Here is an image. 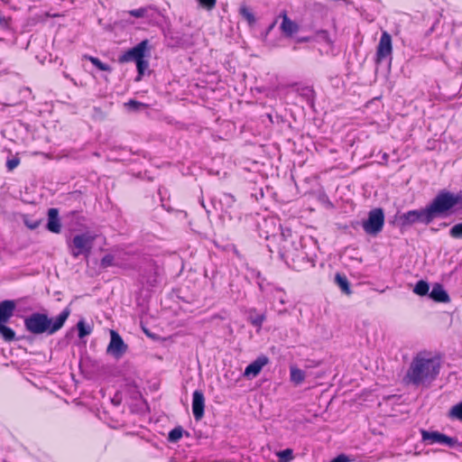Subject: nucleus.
<instances>
[{
	"label": "nucleus",
	"instance_id": "obj_12",
	"mask_svg": "<svg viewBox=\"0 0 462 462\" xmlns=\"http://www.w3.org/2000/svg\"><path fill=\"white\" fill-rule=\"evenodd\" d=\"M278 18L282 19V23L280 24V31L284 37L291 38L299 32V24L296 22L292 21L288 16L286 10H282L279 14Z\"/></svg>",
	"mask_w": 462,
	"mask_h": 462
},
{
	"label": "nucleus",
	"instance_id": "obj_28",
	"mask_svg": "<svg viewBox=\"0 0 462 462\" xmlns=\"http://www.w3.org/2000/svg\"><path fill=\"white\" fill-rule=\"evenodd\" d=\"M114 261H115L114 255L107 254L102 257V259L100 261V267L106 269L107 267L113 266V265H115Z\"/></svg>",
	"mask_w": 462,
	"mask_h": 462
},
{
	"label": "nucleus",
	"instance_id": "obj_16",
	"mask_svg": "<svg viewBox=\"0 0 462 462\" xmlns=\"http://www.w3.org/2000/svg\"><path fill=\"white\" fill-rule=\"evenodd\" d=\"M430 298L432 299L436 302H448L449 296L448 292L444 290L443 286L439 283H435L431 291L429 294Z\"/></svg>",
	"mask_w": 462,
	"mask_h": 462
},
{
	"label": "nucleus",
	"instance_id": "obj_23",
	"mask_svg": "<svg viewBox=\"0 0 462 462\" xmlns=\"http://www.w3.org/2000/svg\"><path fill=\"white\" fill-rule=\"evenodd\" d=\"M430 285L426 281H419L413 288V292L420 296H425L429 293Z\"/></svg>",
	"mask_w": 462,
	"mask_h": 462
},
{
	"label": "nucleus",
	"instance_id": "obj_37",
	"mask_svg": "<svg viewBox=\"0 0 462 462\" xmlns=\"http://www.w3.org/2000/svg\"><path fill=\"white\" fill-rule=\"evenodd\" d=\"M278 17L268 26L267 30H266V33H269L276 25L277 22H278Z\"/></svg>",
	"mask_w": 462,
	"mask_h": 462
},
{
	"label": "nucleus",
	"instance_id": "obj_42",
	"mask_svg": "<svg viewBox=\"0 0 462 462\" xmlns=\"http://www.w3.org/2000/svg\"><path fill=\"white\" fill-rule=\"evenodd\" d=\"M268 247L271 254L274 253V249L271 245H268Z\"/></svg>",
	"mask_w": 462,
	"mask_h": 462
},
{
	"label": "nucleus",
	"instance_id": "obj_44",
	"mask_svg": "<svg viewBox=\"0 0 462 462\" xmlns=\"http://www.w3.org/2000/svg\"><path fill=\"white\" fill-rule=\"evenodd\" d=\"M279 301H280L281 304H284V300L282 298H280Z\"/></svg>",
	"mask_w": 462,
	"mask_h": 462
},
{
	"label": "nucleus",
	"instance_id": "obj_8",
	"mask_svg": "<svg viewBox=\"0 0 462 462\" xmlns=\"http://www.w3.org/2000/svg\"><path fill=\"white\" fill-rule=\"evenodd\" d=\"M95 236L88 233L76 235L70 243L69 248L71 255L74 258L79 257L80 254L88 255L90 254Z\"/></svg>",
	"mask_w": 462,
	"mask_h": 462
},
{
	"label": "nucleus",
	"instance_id": "obj_10",
	"mask_svg": "<svg viewBox=\"0 0 462 462\" xmlns=\"http://www.w3.org/2000/svg\"><path fill=\"white\" fill-rule=\"evenodd\" d=\"M128 346L125 343L119 333L110 330V342L106 347V353L116 359H120L127 352Z\"/></svg>",
	"mask_w": 462,
	"mask_h": 462
},
{
	"label": "nucleus",
	"instance_id": "obj_14",
	"mask_svg": "<svg viewBox=\"0 0 462 462\" xmlns=\"http://www.w3.org/2000/svg\"><path fill=\"white\" fill-rule=\"evenodd\" d=\"M269 363V358L265 356H258L254 361L249 364L244 372V376L252 378L257 376L263 367Z\"/></svg>",
	"mask_w": 462,
	"mask_h": 462
},
{
	"label": "nucleus",
	"instance_id": "obj_27",
	"mask_svg": "<svg viewBox=\"0 0 462 462\" xmlns=\"http://www.w3.org/2000/svg\"><path fill=\"white\" fill-rule=\"evenodd\" d=\"M42 223L41 219H32L28 216L23 217V224L31 230L36 229Z\"/></svg>",
	"mask_w": 462,
	"mask_h": 462
},
{
	"label": "nucleus",
	"instance_id": "obj_31",
	"mask_svg": "<svg viewBox=\"0 0 462 462\" xmlns=\"http://www.w3.org/2000/svg\"><path fill=\"white\" fill-rule=\"evenodd\" d=\"M149 9H150V7H141L138 9L130 10V11H128V14L131 16H134L136 18H141V17L146 16Z\"/></svg>",
	"mask_w": 462,
	"mask_h": 462
},
{
	"label": "nucleus",
	"instance_id": "obj_32",
	"mask_svg": "<svg viewBox=\"0 0 462 462\" xmlns=\"http://www.w3.org/2000/svg\"><path fill=\"white\" fill-rule=\"evenodd\" d=\"M20 164V159L14 156L6 161V168L9 171H14Z\"/></svg>",
	"mask_w": 462,
	"mask_h": 462
},
{
	"label": "nucleus",
	"instance_id": "obj_29",
	"mask_svg": "<svg viewBox=\"0 0 462 462\" xmlns=\"http://www.w3.org/2000/svg\"><path fill=\"white\" fill-rule=\"evenodd\" d=\"M125 106L132 111H138L140 108L147 106V105L134 99H130Z\"/></svg>",
	"mask_w": 462,
	"mask_h": 462
},
{
	"label": "nucleus",
	"instance_id": "obj_22",
	"mask_svg": "<svg viewBox=\"0 0 462 462\" xmlns=\"http://www.w3.org/2000/svg\"><path fill=\"white\" fill-rule=\"evenodd\" d=\"M448 418L462 421V401L451 407L448 411Z\"/></svg>",
	"mask_w": 462,
	"mask_h": 462
},
{
	"label": "nucleus",
	"instance_id": "obj_35",
	"mask_svg": "<svg viewBox=\"0 0 462 462\" xmlns=\"http://www.w3.org/2000/svg\"><path fill=\"white\" fill-rule=\"evenodd\" d=\"M317 36L319 37L321 40L328 42H329V33L326 30H319L317 31Z\"/></svg>",
	"mask_w": 462,
	"mask_h": 462
},
{
	"label": "nucleus",
	"instance_id": "obj_25",
	"mask_svg": "<svg viewBox=\"0 0 462 462\" xmlns=\"http://www.w3.org/2000/svg\"><path fill=\"white\" fill-rule=\"evenodd\" d=\"M79 337L83 338L92 331L91 328L85 324L84 320H79L77 324Z\"/></svg>",
	"mask_w": 462,
	"mask_h": 462
},
{
	"label": "nucleus",
	"instance_id": "obj_34",
	"mask_svg": "<svg viewBox=\"0 0 462 462\" xmlns=\"http://www.w3.org/2000/svg\"><path fill=\"white\" fill-rule=\"evenodd\" d=\"M10 17L8 16H5V14H3L1 12H0V26L4 29H7L9 28V24H10Z\"/></svg>",
	"mask_w": 462,
	"mask_h": 462
},
{
	"label": "nucleus",
	"instance_id": "obj_4",
	"mask_svg": "<svg viewBox=\"0 0 462 462\" xmlns=\"http://www.w3.org/2000/svg\"><path fill=\"white\" fill-rule=\"evenodd\" d=\"M151 56V46L147 39L143 40L134 47L125 51L118 58L121 63L134 61L137 69L135 80L140 81L149 69L148 59Z\"/></svg>",
	"mask_w": 462,
	"mask_h": 462
},
{
	"label": "nucleus",
	"instance_id": "obj_6",
	"mask_svg": "<svg viewBox=\"0 0 462 462\" xmlns=\"http://www.w3.org/2000/svg\"><path fill=\"white\" fill-rule=\"evenodd\" d=\"M16 303L13 300H5L0 302V336L5 342L16 340L15 332L6 326V323L14 316Z\"/></svg>",
	"mask_w": 462,
	"mask_h": 462
},
{
	"label": "nucleus",
	"instance_id": "obj_5",
	"mask_svg": "<svg viewBox=\"0 0 462 462\" xmlns=\"http://www.w3.org/2000/svg\"><path fill=\"white\" fill-rule=\"evenodd\" d=\"M278 245L275 247L278 256L286 264H290L291 261H294V258L298 256V243L296 241V236H293L291 229L282 228L281 234L276 238Z\"/></svg>",
	"mask_w": 462,
	"mask_h": 462
},
{
	"label": "nucleus",
	"instance_id": "obj_30",
	"mask_svg": "<svg viewBox=\"0 0 462 462\" xmlns=\"http://www.w3.org/2000/svg\"><path fill=\"white\" fill-rule=\"evenodd\" d=\"M198 3L207 11H212L217 5V0H198Z\"/></svg>",
	"mask_w": 462,
	"mask_h": 462
},
{
	"label": "nucleus",
	"instance_id": "obj_2",
	"mask_svg": "<svg viewBox=\"0 0 462 462\" xmlns=\"http://www.w3.org/2000/svg\"><path fill=\"white\" fill-rule=\"evenodd\" d=\"M439 370L440 365L437 359L417 355L412 359L403 381L414 386H429L437 378Z\"/></svg>",
	"mask_w": 462,
	"mask_h": 462
},
{
	"label": "nucleus",
	"instance_id": "obj_17",
	"mask_svg": "<svg viewBox=\"0 0 462 462\" xmlns=\"http://www.w3.org/2000/svg\"><path fill=\"white\" fill-rule=\"evenodd\" d=\"M239 15L245 19L249 26H253L256 23V18L251 9L245 5L242 4L238 9Z\"/></svg>",
	"mask_w": 462,
	"mask_h": 462
},
{
	"label": "nucleus",
	"instance_id": "obj_7",
	"mask_svg": "<svg viewBox=\"0 0 462 462\" xmlns=\"http://www.w3.org/2000/svg\"><path fill=\"white\" fill-rule=\"evenodd\" d=\"M384 225V213L381 208L369 211L367 219L362 221L364 231L370 236H375L382 232Z\"/></svg>",
	"mask_w": 462,
	"mask_h": 462
},
{
	"label": "nucleus",
	"instance_id": "obj_38",
	"mask_svg": "<svg viewBox=\"0 0 462 462\" xmlns=\"http://www.w3.org/2000/svg\"><path fill=\"white\" fill-rule=\"evenodd\" d=\"M311 40L310 36L300 37L297 39L298 42H309Z\"/></svg>",
	"mask_w": 462,
	"mask_h": 462
},
{
	"label": "nucleus",
	"instance_id": "obj_21",
	"mask_svg": "<svg viewBox=\"0 0 462 462\" xmlns=\"http://www.w3.org/2000/svg\"><path fill=\"white\" fill-rule=\"evenodd\" d=\"M305 379V373L297 367H291V380L296 384L301 383Z\"/></svg>",
	"mask_w": 462,
	"mask_h": 462
},
{
	"label": "nucleus",
	"instance_id": "obj_33",
	"mask_svg": "<svg viewBox=\"0 0 462 462\" xmlns=\"http://www.w3.org/2000/svg\"><path fill=\"white\" fill-rule=\"evenodd\" d=\"M265 319V316L263 314H260L255 316L254 318H251V322L255 327H261L263 322Z\"/></svg>",
	"mask_w": 462,
	"mask_h": 462
},
{
	"label": "nucleus",
	"instance_id": "obj_20",
	"mask_svg": "<svg viewBox=\"0 0 462 462\" xmlns=\"http://www.w3.org/2000/svg\"><path fill=\"white\" fill-rule=\"evenodd\" d=\"M275 455L278 457V462H291L294 458L293 450L291 448L277 451Z\"/></svg>",
	"mask_w": 462,
	"mask_h": 462
},
{
	"label": "nucleus",
	"instance_id": "obj_15",
	"mask_svg": "<svg viewBox=\"0 0 462 462\" xmlns=\"http://www.w3.org/2000/svg\"><path fill=\"white\" fill-rule=\"evenodd\" d=\"M47 216V230L54 234H60L61 231V223L59 217V209L56 208H49Z\"/></svg>",
	"mask_w": 462,
	"mask_h": 462
},
{
	"label": "nucleus",
	"instance_id": "obj_18",
	"mask_svg": "<svg viewBox=\"0 0 462 462\" xmlns=\"http://www.w3.org/2000/svg\"><path fill=\"white\" fill-rule=\"evenodd\" d=\"M335 283L345 294L350 295L352 293L349 282L345 274L337 273L335 275Z\"/></svg>",
	"mask_w": 462,
	"mask_h": 462
},
{
	"label": "nucleus",
	"instance_id": "obj_43",
	"mask_svg": "<svg viewBox=\"0 0 462 462\" xmlns=\"http://www.w3.org/2000/svg\"><path fill=\"white\" fill-rule=\"evenodd\" d=\"M267 116H268L269 120L273 123V116H272V115L268 114V115H267Z\"/></svg>",
	"mask_w": 462,
	"mask_h": 462
},
{
	"label": "nucleus",
	"instance_id": "obj_39",
	"mask_svg": "<svg viewBox=\"0 0 462 462\" xmlns=\"http://www.w3.org/2000/svg\"><path fill=\"white\" fill-rule=\"evenodd\" d=\"M362 222L360 223L359 221H356V222H352L351 223V226L355 229H356L359 226H361Z\"/></svg>",
	"mask_w": 462,
	"mask_h": 462
},
{
	"label": "nucleus",
	"instance_id": "obj_41",
	"mask_svg": "<svg viewBox=\"0 0 462 462\" xmlns=\"http://www.w3.org/2000/svg\"><path fill=\"white\" fill-rule=\"evenodd\" d=\"M382 159H383L384 162H387V161H388V159H389V155H388L386 152H384V153H383V155H382Z\"/></svg>",
	"mask_w": 462,
	"mask_h": 462
},
{
	"label": "nucleus",
	"instance_id": "obj_26",
	"mask_svg": "<svg viewBox=\"0 0 462 462\" xmlns=\"http://www.w3.org/2000/svg\"><path fill=\"white\" fill-rule=\"evenodd\" d=\"M449 236L455 239H462V222L454 225L449 229Z\"/></svg>",
	"mask_w": 462,
	"mask_h": 462
},
{
	"label": "nucleus",
	"instance_id": "obj_1",
	"mask_svg": "<svg viewBox=\"0 0 462 462\" xmlns=\"http://www.w3.org/2000/svg\"><path fill=\"white\" fill-rule=\"evenodd\" d=\"M461 202V193L454 194L448 190L442 189L425 208L409 210L400 215L398 220L402 227L411 226L415 224L427 226L435 218L448 217L452 208Z\"/></svg>",
	"mask_w": 462,
	"mask_h": 462
},
{
	"label": "nucleus",
	"instance_id": "obj_11",
	"mask_svg": "<svg viewBox=\"0 0 462 462\" xmlns=\"http://www.w3.org/2000/svg\"><path fill=\"white\" fill-rule=\"evenodd\" d=\"M392 37L387 32H383L381 35L375 54L376 63H381L387 57L392 55Z\"/></svg>",
	"mask_w": 462,
	"mask_h": 462
},
{
	"label": "nucleus",
	"instance_id": "obj_3",
	"mask_svg": "<svg viewBox=\"0 0 462 462\" xmlns=\"http://www.w3.org/2000/svg\"><path fill=\"white\" fill-rule=\"evenodd\" d=\"M70 309L66 307L58 316L52 318L43 312H32L23 319L25 330L32 335H54L61 329L70 315Z\"/></svg>",
	"mask_w": 462,
	"mask_h": 462
},
{
	"label": "nucleus",
	"instance_id": "obj_36",
	"mask_svg": "<svg viewBox=\"0 0 462 462\" xmlns=\"http://www.w3.org/2000/svg\"><path fill=\"white\" fill-rule=\"evenodd\" d=\"M348 458L346 455H338L337 457H335L331 462H348Z\"/></svg>",
	"mask_w": 462,
	"mask_h": 462
},
{
	"label": "nucleus",
	"instance_id": "obj_45",
	"mask_svg": "<svg viewBox=\"0 0 462 462\" xmlns=\"http://www.w3.org/2000/svg\"><path fill=\"white\" fill-rule=\"evenodd\" d=\"M226 196L227 198L231 199H234V197H233L232 195H230V194L226 195Z\"/></svg>",
	"mask_w": 462,
	"mask_h": 462
},
{
	"label": "nucleus",
	"instance_id": "obj_9",
	"mask_svg": "<svg viewBox=\"0 0 462 462\" xmlns=\"http://www.w3.org/2000/svg\"><path fill=\"white\" fill-rule=\"evenodd\" d=\"M421 439L427 445H432L439 443L448 448H454L457 443V438L449 437L439 431H429L426 430H420Z\"/></svg>",
	"mask_w": 462,
	"mask_h": 462
},
{
	"label": "nucleus",
	"instance_id": "obj_13",
	"mask_svg": "<svg viewBox=\"0 0 462 462\" xmlns=\"http://www.w3.org/2000/svg\"><path fill=\"white\" fill-rule=\"evenodd\" d=\"M205 397L200 390H196L192 395V413L197 421L204 416Z\"/></svg>",
	"mask_w": 462,
	"mask_h": 462
},
{
	"label": "nucleus",
	"instance_id": "obj_24",
	"mask_svg": "<svg viewBox=\"0 0 462 462\" xmlns=\"http://www.w3.org/2000/svg\"><path fill=\"white\" fill-rule=\"evenodd\" d=\"M183 431L184 430L180 426L175 427L169 432L168 440L172 443L178 442L181 439Z\"/></svg>",
	"mask_w": 462,
	"mask_h": 462
},
{
	"label": "nucleus",
	"instance_id": "obj_40",
	"mask_svg": "<svg viewBox=\"0 0 462 462\" xmlns=\"http://www.w3.org/2000/svg\"><path fill=\"white\" fill-rule=\"evenodd\" d=\"M454 448H456L458 451L462 452V441L459 442L457 440V443L456 444V446Z\"/></svg>",
	"mask_w": 462,
	"mask_h": 462
},
{
	"label": "nucleus",
	"instance_id": "obj_19",
	"mask_svg": "<svg viewBox=\"0 0 462 462\" xmlns=\"http://www.w3.org/2000/svg\"><path fill=\"white\" fill-rule=\"evenodd\" d=\"M84 59L89 60L99 70L107 71V72H111L112 71V68L108 64L102 62L97 57H93V56H89V55H84Z\"/></svg>",
	"mask_w": 462,
	"mask_h": 462
}]
</instances>
